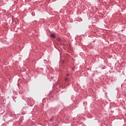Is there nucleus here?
I'll list each match as a JSON object with an SVG mask.
<instances>
[{"mask_svg": "<svg viewBox=\"0 0 126 126\" xmlns=\"http://www.w3.org/2000/svg\"><path fill=\"white\" fill-rule=\"evenodd\" d=\"M51 37H52V38H56V35H55V34H51Z\"/></svg>", "mask_w": 126, "mask_h": 126, "instance_id": "f257e3e1", "label": "nucleus"}, {"mask_svg": "<svg viewBox=\"0 0 126 126\" xmlns=\"http://www.w3.org/2000/svg\"><path fill=\"white\" fill-rule=\"evenodd\" d=\"M57 41H58V42H61L62 41V39L61 38H58Z\"/></svg>", "mask_w": 126, "mask_h": 126, "instance_id": "f03ea898", "label": "nucleus"}, {"mask_svg": "<svg viewBox=\"0 0 126 126\" xmlns=\"http://www.w3.org/2000/svg\"><path fill=\"white\" fill-rule=\"evenodd\" d=\"M68 79V78H65V81H67Z\"/></svg>", "mask_w": 126, "mask_h": 126, "instance_id": "7ed1b4c3", "label": "nucleus"}, {"mask_svg": "<svg viewBox=\"0 0 126 126\" xmlns=\"http://www.w3.org/2000/svg\"><path fill=\"white\" fill-rule=\"evenodd\" d=\"M72 69H73V70H74V68H73Z\"/></svg>", "mask_w": 126, "mask_h": 126, "instance_id": "20e7f679", "label": "nucleus"}]
</instances>
